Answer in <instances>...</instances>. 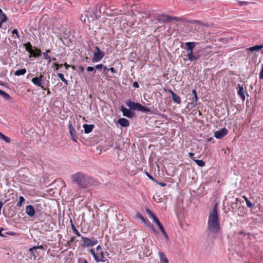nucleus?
<instances>
[{
  "label": "nucleus",
  "instance_id": "nucleus-18",
  "mask_svg": "<svg viewBox=\"0 0 263 263\" xmlns=\"http://www.w3.org/2000/svg\"><path fill=\"white\" fill-rule=\"evenodd\" d=\"M156 224L158 226V227L159 228L161 232L162 233V234H163V235L164 236V237L167 239H168V237L166 234V233L165 232V230H164V228L163 226V225L161 224V223L160 222V221H158Z\"/></svg>",
  "mask_w": 263,
  "mask_h": 263
},
{
  "label": "nucleus",
  "instance_id": "nucleus-22",
  "mask_svg": "<svg viewBox=\"0 0 263 263\" xmlns=\"http://www.w3.org/2000/svg\"><path fill=\"white\" fill-rule=\"evenodd\" d=\"M172 99L173 101L178 104H180L181 103V99L179 96L176 95V93H174L172 95Z\"/></svg>",
  "mask_w": 263,
  "mask_h": 263
},
{
  "label": "nucleus",
  "instance_id": "nucleus-35",
  "mask_svg": "<svg viewBox=\"0 0 263 263\" xmlns=\"http://www.w3.org/2000/svg\"><path fill=\"white\" fill-rule=\"evenodd\" d=\"M164 18H162V21L164 23L170 22L172 21V19H170L168 17H171L170 15H164Z\"/></svg>",
  "mask_w": 263,
  "mask_h": 263
},
{
  "label": "nucleus",
  "instance_id": "nucleus-26",
  "mask_svg": "<svg viewBox=\"0 0 263 263\" xmlns=\"http://www.w3.org/2000/svg\"><path fill=\"white\" fill-rule=\"evenodd\" d=\"M58 77L61 80V81L66 85H68V81L67 80H66L65 78H64V75L63 74L61 73H58Z\"/></svg>",
  "mask_w": 263,
  "mask_h": 263
},
{
  "label": "nucleus",
  "instance_id": "nucleus-50",
  "mask_svg": "<svg viewBox=\"0 0 263 263\" xmlns=\"http://www.w3.org/2000/svg\"><path fill=\"white\" fill-rule=\"evenodd\" d=\"M95 70V68L93 67H91V66H88L87 67V70L88 71V72H91V71H94Z\"/></svg>",
  "mask_w": 263,
  "mask_h": 263
},
{
  "label": "nucleus",
  "instance_id": "nucleus-56",
  "mask_svg": "<svg viewBox=\"0 0 263 263\" xmlns=\"http://www.w3.org/2000/svg\"><path fill=\"white\" fill-rule=\"evenodd\" d=\"M194 155V153H189V156H190V158H191V159H192L193 160V159H195L193 157Z\"/></svg>",
  "mask_w": 263,
  "mask_h": 263
},
{
  "label": "nucleus",
  "instance_id": "nucleus-6",
  "mask_svg": "<svg viewBox=\"0 0 263 263\" xmlns=\"http://www.w3.org/2000/svg\"><path fill=\"white\" fill-rule=\"evenodd\" d=\"M81 238L84 242L82 245L83 247H91L97 245L98 242V240L95 238L89 239L84 236H81Z\"/></svg>",
  "mask_w": 263,
  "mask_h": 263
},
{
  "label": "nucleus",
  "instance_id": "nucleus-13",
  "mask_svg": "<svg viewBox=\"0 0 263 263\" xmlns=\"http://www.w3.org/2000/svg\"><path fill=\"white\" fill-rule=\"evenodd\" d=\"M25 211L26 214L31 217H33L35 215V210L31 205H27L26 206Z\"/></svg>",
  "mask_w": 263,
  "mask_h": 263
},
{
  "label": "nucleus",
  "instance_id": "nucleus-63",
  "mask_svg": "<svg viewBox=\"0 0 263 263\" xmlns=\"http://www.w3.org/2000/svg\"><path fill=\"white\" fill-rule=\"evenodd\" d=\"M70 67H71V68L73 70H76V67H75V66H74V65H70Z\"/></svg>",
  "mask_w": 263,
  "mask_h": 263
},
{
  "label": "nucleus",
  "instance_id": "nucleus-40",
  "mask_svg": "<svg viewBox=\"0 0 263 263\" xmlns=\"http://www.w3.org/2000/svg\"><path fill=\"white\" fill-rule=\"evenodd\" d=\"M248 4H249L248 2H246V1H239L238 2V5L239 6H244V5H247Z\"/></svg>",
  "mask_w": 263,
  "mask_h": 263
},
{
  "label": "nucleus",
  "instance_id": "nucleus-44",
  "mask_svg": "<svg viewBox=\"0 0 263 263\" xmlns=\"http://www.w3.org/2000/svg\"><path fill=\"white\" fill-rule=\"evenodd\" d=\"M53 66H54V67H55L56 70H58L59 68L63 66V65L62 64H57L56 63H54L53 64Z\"/></svg>",
  "mask_w": 263,
  "mask_h": 263
},
{
  "label": "nucleus",
  "instance_id": "nucleus-62",
  "mask_svg": "<svg viewBox=\"0 0 263 263\" xmlns=\"http://www.w3.org/2000/svg\"><path fill=\"white\" fill-rule=\"evenodd\" d=\"M104 71L105 70H109V69H107V67L105 66H104V67L102 68Z\"/></svg>",
  "mask_w": 263,
  "mask_h": 263
},
{
  "label": "nucleus",
  "instance_id": "nucleus-7",
  "mask_svg": "<svg viewBox=\"0 0 263 263\" xmlns=\"http://www.w3.org/2000/svg\"><path fill=\"white\" fill-rule=\"evenodd\" d=\"M97 254L99 259V262H105L107 260L105 257V254H108L107 252H103L100 245L98 246L96 248Z\"/></svg>",
  "mask_w": 263,
  "mask_h": 263
},
{
  "label": "nucleus",
  "instance_id": "nucleus-4",
  "mask_svg": "<svg viewBox=\"0 0 263 263\" xmlns=\"http://www.w3.org/2000/svg\"><path fill=\"white\" fill-rule=\"evenodd\" d=\"M208 48L210 49L211 48L210 47L207 46L204 48L200 49L196 52H193L192 53H191V54L187 57L188 60L191 62H193L199 60L202 56L206 55L208 53H204V52L205 50Z\"/></svg>",
  "mask_w": 263,
  "mask_h": 263
},
{
  "label": "nucleus",
  "instance_id": "nucleus-52",
  "mask_svg": "<svg viewBox=\"0 0 263 263\" xmlns=\"http://www.w3.org/2000/svg\"><path fill=\"white\" fill-rule=\"evenodd\" d=\"M133 85L135 88H138L139 87V84L137 82H134Z\"/></svg>",
  "mask_w": 263,
  "mask_h": 263
},
{
  "label": "nucleus",
  "instance_id": "nucleus-55",
  "mask_svg": "<svg viewBox=\"0 0 263 263\" xmlns=\"http://www.w3.org/2000/svg\"><path fill=\"white\" fill-rule=\"evenodd\" d=\"M157 183L159 185H160L161 186H165L166 185V184L165 183H163V182H157Z\"/></svg>",
  "mask_w": 263,
  "mask_h": 263
},
{
  "label": "nucleus",
  "instance_id": "nucleus-11",
  "mask_svg": "<svg viewBox=\"0 0 263 263\" xmlns=\"http://www.w3.org/2000/svg\"><path fill=\"white\" fill-rule=\"evenodd\" d=\"M105 54L103 51L95 52L93 53L92 62H98L104 57Z\"/></svg>",
  "mask_w": 263,
  "mask_h": 263
},
{
  "label": "nucleus",
  "instance_id": "nucleus-33",
  "mask_svg": "<svg viewBox=\"0 0 263 263\" xmlns=\"http://www.w3.org/2000/svg\"><path fill=\"white\" fill-rule=\"evenodd\" d=\"M43 55L44 58L45 60H48V63H50L51 62V59L50 57H49L48 55V54H47V52H43Z\"/></svg>",
  "mask_w": 263,
  "mask_h": 263
},
{
  "label": "nucleus",
  "instance_id": "nucleus-51",
  "mask_svg": "<svg viewBox=\"0 0 263 263\" xmlns=\"http://www.w3.org/2000/svg\"><path fill=\"white\" fill-rule=\"evenodd\" d=\"M103 67H104V65L103 64H99V65H97L96 66H95V68L97 69H102Z\"/></svg>",
  "mask_w": 263,
  "mask_h": 263
},
{
  "label": "nucleus",
  "instance_id": "nucleus-20",
  "mask_svg": "<svg viewBox=\"0 0 263 263\" xmlns=\"http://www.w3.org/2000/svg\"><path fill=\"white\" fill-rule=\"evenodd\" d=\"M27 72L26 68H23L17 70L14 72V75L16 76H20L25 74Z\"/></svg>",
  "mask_w": 263,
  "mask_h": 263
},
{
  "label": "nucleus",
  "instance_id": "nucleus-21",
  "mask_svg": "<svg viewBox=\"0 0 263 263\" xmlns=\"http://www.w3.org/2000/svg\"><path fill=\"white\" fill-rule=\"evenodd\" d=\"M263 48V45H255L250 47L248 50L250 51H258Z\"/></svg>",
  "mask_w": 263,
  "mask_h": 263
},
{
  "label": "nucleus",
  "instance_id": "nucleus-28",
  "mask_svg": "<svg viewBox=\"0 0 263 263\" xmlns=\"http://www.w3.org/2000/svg\"><path fill=\"white\" fill-rule=\"evenodd\" d=\"M193 161L195 162L199 166L203 167L205 165V162L202 160L193 159Z\"/></svg>",
  "mask_w": 263,
  "mask_h": 263
},
{
  "label": "nucleus",
  "instance_id": "nucleus-45",
  "mask_svg": "<svg viewBox=\"0 0 263 263\" xmlns=\"http://www.w3.org/2000/svg\"><path fill=\"white\" fill-rule=\"evenodd\" d=\"M168 18L170 19H172V21L175 20V21H180L181 20V19L180 17H176V16H174V17L171 16V17H169Z\"/></svg>",
  "mask_w": 263,
  "mask_h": 263
},
{
  "label": "nucleus",
  "instance_id": "nucleus-36",
  "mask_svg": "<svg viewBox=\"0 0 263 263\" xmlns=\"http://www.w3.org/2000/svg\"><path fill=\"white\" fill-rule=\"evenodd\" d=\"M25 201V199L23 196H20L19 198V202L17 203V206H21L22 203Z\"/></svg>",
  "mask_w": 263,
  "mask_h": 263
},
{
  "label": "nucleus",
  "instance_id": "nucleus-29",
  "mask_svg": "<svg viewBox=\"0 0 263 263\" xmlns=\"http://www.w3.org/2000/svg\"><path fill=\"white\" fill-rule=\"evenodd\" d=\"M89 252L93 255V257L94 259L95 260V261H97V262H99V259H98V255H97V253H96L95 252L94 250L92 249H91L89 250Z\"/></svg>",
  "mask_w": 263,
  "mask_h": 263
},
{
  "label": "nucleus",
  "instance_id": "nucleus-46",
  "mask_svg": "<svg viewBox=\"0 0 263 263\" xmlns=\"http://www.w3.org/2000/svg\"><path fill=\"white\" fill-rule=\"evenodd\" d=\"M259 79H263V65H261V68L259 73Z\"/></svg>",
  "mask_w": 263,
  "mask_h": 263
},
{
  "label": "nucleus",
  "instance_id": "nucleus-39",
  "mask_svg": "<svg viewBox=\"0 0 263 263\" xmlns=\"http://www.w3.org/2000/svg\"><path fill=\"white\" fill-rule=\"evenodd\" d=\"M154 222L157 223L158 221L160 220L158 219V218L156 216L155 214H154L151 217Z\"/></svg>",
  "mask_w": 263,
  "mask_h": 263
},
{
  "label": "nucleus",
  "instance_id": "nucleus-2",
  "mask_svg": "<svg viewBox=\"0 0 263 263\" xmlns=\"http://www.w3.org/2000/svg\"><path fill=\"white\" fill-rule=\"evenodd\" d=\"M71 179L72 182L81 188H87L93 182L92 178L87 176L81 172H78L72 175Z\"/></svg>",
  "mask_w": 263,
  "mask_h": 263
},
{
  "label": "nucleus",
  "instance_id": "nucleus-48",
  "mask_svg": "<svg viewBox=\"0 0 263 263\" xmlns=\"http://www.w3.org/2000/svg\"><path fill=\"white\" fill-rule=\"evenodd\" d=\"M145 174H146V176H147V177H148V178H149L151 180H152V181H155V179L154 178V177H153L152 175H151L148 173L146 172V173H145Z\"/></svg>",
  "mask_w": 263,
  "mask_h": 263
},
{
  "label": "nucleus",
  "instance_id": "nucleus-8",
  "mask_svg": "<svg viewBox=\"0 0 263 263\" xmlns=\"http://www.w3.org/2000/svg\"><path fill=\"white\" fill-rule=\"evenodd\" d=\"M121 111L122 112L124 116L128 118H132L135 116V112L131 110L130 108L127 109L123 105L121 107Z\"/></svg>",
  "mask_w": 263,
  "mask_h": 263
},
{
  "label": "nucleus",
  "instance_id": "nucleus-53",
  "mask_svg": "<svg viewBox=\"0 0 263 263\" xmlns=\"http://www.w3.org/2000/svg\"><path fill=\"white\" fill-rule=\"evenodd\" d=\"M79 69L80 70V72H83L84 71V67L82 66H79Z\"/></svg>",
  "mask_w": 263,
  "mask_h": 263
},
{
  "label": "nucleus",
  "instance_id": "nucleus-17",
  "mask_svg": "<svg viewBox=\"0 0 263 263\" xmlns=\"http://www.w3.org/2000/svg\"><path fill=\"white\" fill-rule=\"evenodd\" d=\"M238 87L239 88L238 92H237L238 95L239 96H240V97L241 98L242 101H245L246 97H245V93L243 91V87H242V86H241L240 84H238Z\"/></svg>",
  "mask_w": 263,
  "mask_h": 263
},
{
  "label": "nucleus",
  "instance_id": "nucleus-37",
  "mask_svg": "<svg viewBox=\"0 0 263 263\" xmlns=\"http://www.w3.org/2000/svg\"><path fill=\"white\" fill-rule=\"evenodd\" d=\"M6 234H8V232H7L5 229L1 228L0 230V236L2 237H6Z\"/></svg>",
  "mask_w": 263,
  "mask_h": 263
},
{
  "label": "nucleus",
  "instance_id": "nucleus-24",
  "mask_svg": "<svg viewBox=\"0 0 263 263\" xmlns=\"http://www.w3.org/2000/svg\"><path fill=\"white\" fill-rule=\"evenodd\" d=\"M70 223H71V229L72 230L73 233L74 234H75L77 236L81 237V236H82L80 234V233L79 232V231L76 229L74 225L72 223V220H70Z\"/></svg>",
  "mask_w": 263,
  "mask_h": 263
},
{
  "label": "nucleus",
  "instance_id": "nucleus-58",
  "mask_svg": "<svg viewBox=\"0 0 263 263\" xmlns=\"http://www.w3.org/2000/svg\"><path fill=\"white\" fill-rule=\"evenodd\" d=\"M75 238H76V237H75L74 236H72V237L70 238V239L69 241H70L71 243V242H73V241L75 240Z\"/></svg>",
  "mask_w": 263,
  "mask_h": 263
},
{
  "label": "nucleus",
  "instance_id": "nucleus-59",
  "mask_svg": "<svg viewBox=\"0 0 263 263\" xmlns=\"http://www.w3.org/2000/svg\"><path fill=\"white\" fill-rule=\"evenodd\" d=\"M15 234V233L12 232H8V234H6V235H14Z\"/></svg>",
  "mask_w": 263,
  "mask_h": 263
},
{
  "label": "nucleus",
  "instance_id": "nucleus-27",
  "mask_svg": "<svg viewBox=\"0 0 263 263\" xmlns=\"http://www.w3.org/2000/svg\"><path fill=\"white\" fill-rule=\"evenodd\" d=\"M0 28H1L2 23L6 22L7 20V17L5 14L0 15Z\"/></svg>",
  "mask_w": 263,
  "mask_h": 263
},
{
  "label": "nucleus",
  "instance_id": "nucleus-23",
  "mask_svg": "<svg viewBox=\"0 0 263 263\" xmlns=\"http://www.w3.org/2000/svg\"><path fill=\"white\" fill-rule=\"evenodd\" d=\"M143 223L146 226V227H149L151 228V229L153 230V231L155 233L156 232L154 226L151 224V223L150 222V221L147 219H146L143 222Z\"/></svg>",
  "mask_w": 263,
  "mask_h": 263
},
{
  "label": "nucleus",
  "instance_id": "nucleus-42",
  "mask_svg": "<svg viewBox=\"0 0 263 263\" xmlns=\"http://www.w3.org/2000/svg\"><path fill=\"white\" fill-rule=\"evenodd\" d=\"M36 250H35V251H29L30 252V253L33 256L34 259H35L37 256V253Z\"/></svg>",
  "mask_w": 263,
  "mask_h": 263
},
{
  "label": "nucleus",
  "instance_id": "nucleus-34",
  "mask_svg": "<svg viewBox=\"0 0 263 263\" xmlns=\"http://www.w3.org/2000/svg\"><path fill=\"white\" fill-rule=\"evenodd\" d=\"M245 201L246 202V204L247 206L250 208L253 207V204L246 197H245Z\"/></svg>",
  "mask_w": 263,
  "mask_h": 263
},
{
  "label": "nucleus",
  "instance_id": "nucleus-49",
  "mask_svg": "<svg viewBox=\"0 0 263 263\" xmlns=\"http://www.w3.org/2000/svg\"><path fill=\"white\" fill-rule=\"evenodd\" d=\"M189 22L191 23V24H194L195 23H199V24H201L202 23V22L201 21H196V20H191L189 21Z\"/></svg>",
  "mask_w": 263,
  "mask_h": 263
},
{
  "label": "nucleus",
  "instance_id": "nucleus-9",
  "mask_svg": "<svg viewBox=\"0 0 263 263\" xmlns=\"http://www.w3.org/2000/svg\"><path fill=\"white\" fill-rule=\"evenodd\" d=\"M185 50L187 52L186 54V57H188L191 53H192L193 52V49L196 47V43L195 42H186L185 43Z\"/></svg>",
  "mask_w": 263,
  "mask_h": 263
},
{
  "label": "nucleus",
  "instance_id": "nucleus-31",
  "mask_svg": "<svg viewBox=\"0 0 263 263\" xmlns=\"http://www.w3.org/2000/svg\"><path fill=\"white\" fill-rule=\"evenodd\" d=\"M37 249L45 250L44 246L42 245H41V246H34L32 248H30L29 249V251H35V250H37Z\"/></svg>",
  "mask_w": 263,
  "mask_h": 263
},
{
  "label": "nucleus",
  "instance_id": "nucleus-12",
  "mask_svg": "<svg viewBox=\"0 0 263 263\" xmlns=\"http://www.w3.org/2000/svg\"><path fill=\"white\" fill-rule=\"evenodd\" d=\"M68 128H69V134L71 137V138L72 140L77 142V139L78 138L77 135H76V132L75 129L72 126V124L69 122L68 124Z\"/></svg>",
  "mask_w": 263,
  "mask_h": 263
},
{
  "label": "nucleus",
  "instance_id": "nucleus-54",
  "mask_svg": "<svg viewBox=\"0 0 263 263\" xmlns=\"http://www.w3.org/2000/svg\"><path fill=\"white\" fill-rule=\"evenodd\" d=\"M109 70L112 73H116L117 71L114 67H110Z\"/></svg>",
  "mask_w": 263,
  "mask_h": 263
},
{
  "label": "nucleus",
  "instance_id": "nucleus-19",
  "mask_svg": "<svg viewBox=\"0 0 263 263\" xmlns=\"http://www.w3.org/2000/svg\"><path fill=\"white\" fill-rule=\"evenodd\" d=\"M159 254L160 257L161 263H168V260L167 258L166 257L164 253L159 252Z\"/></svg>",
  "mask_w": 263,
  "mask_h": 263
},
{
  "label": "nucleus",
  "instance_id": "nucleus-60",
  "mask_svg": "<svg viewBox=\"0 0 263 263\" xmlns=\"http://www.w3.org/2000/svg\"><path fill=\"white\" fill-rule=\"evenodd\" d=\"M95 49L96 50V52L101 51L98 46H95Z\"/></svg>",
  "mask_w": 263,
  "mask_h": 263
},
{
  "label": "nucleus",
  "instance_id": "nucleus-47",
  "mask_svg": "<svg viewBox=\"0 0 263 263\" xmlns=\"http://www.w3.org/2000/svg\"><path fill=\"white\" fill-rule=\"evenodd\" d=\"M78 263H88V262L86 259L79 258L78 260Z\"/></svg>",
  "mask_w": 263,
  "mask_h": 263
},
{
  "label": "nucleus",
  "instance_id": "nucleus-64",
  "mask_svg": "<svg viewBox=\"0 0 263 263\" xmlns=\"http://www.w3.org/2000/svg\"><path fill=\"white\" fill-rule=\"evenodd\" d=\"M47 95H49L51 93V91H50V90L49 89H47Z\"/></svg>",
  "mask_w": 263,
  "mask_h": 263
},
{
  "label": "nucleus",
  "instance_id": "nucleus-32",
  "mask_svg": "<svg viewBox=\"0 0 263 263\" xmlns=\"http://www.w3.org/2000/svg\"><path fill=\"white\" fill-rule=\"evenodd\" d=\"M192 93L194 95L193 100L195 102L196 104H197V102L198 100V97H197L196 90L195 89H193L192 90Z\"/></svg>",
  "mask_w": 263,
  "mask_h": 263
},
{
  "label": "nucleus",
  "instance_id": "nucleus-15",
  "mask_svg": "<svg viewBox=\"0 0 263 263\" xmlns=\"http://www.w3.org/2000/svg\"><path fill=\"white\" fill-rule=\"evenodd\" d=\"M118 123L122 127H128L129 125V122L128 120L124 118L119 119L118 120Z\"/></svg>",
  "mask_w": 263,
  "mask_h": 263
},
{
  "label": "nucleus",
  "instance_id": "nucleus-5",
  "mask_svg": "<svg viewBox=\"0 0 263 263\" xmlns=\"http://www.w3.org/2000/svg\"><path fill=\"white\" fill-rule=\"evenodd\" d=\"M24 47L25 48L26 50L30 53L29 57H38L41 55V51L40 49L35 48L36 51L38 52V54H34L33 50H32V46L31 44L28 42L24 44Z\"/></svg>",
  "mask_w": 263,
  "mask_h": 263
},
{
  "label": "nucleus",
  "instance_id": "nucleus-38",
  "mask_svg": "<svg viewBox=\"0 0 263 263\" xmlns=\"http://www.w3.org/2000/svg\"><path fill=\"white\" fill-rule=\"evenodd\" d=\"M136 217L140 219L143 222L146 218H144L140 213H137Z\"/></svg>",
  "mask_w": 263,
  "mask_h": 263
},
{
  "label": "nucleus",
  "instance_id": "nucleus-61",
  "mask_svg": "<svg viewBox=\"0 0 263 263\" xmlns=\"http://www.w3.org/2000/svg\"><path fill=\"white\" fill-rule=\"evenodd\" d=\"M71 245V242L69 241L67 242L66 246L70 247Z\"/></svg>",
  "mask_w": 263,
  "mask_h": 263
},
{
  "label": "nucleus",
  "instance_id": "nucleus-14",
  "mask_svg": "<svg viewBox=\"0 0 263 263\" xmlns=\"http://www.w3.org/2000/svg\"><path fill=\"white\" fill-rule=\"evenodd\" d=\"M43 78V75H40L39 77H35L32 79V82L37 86H41L42 84V79Z\"/></svg>",
  "mask_w": 263,
  "mask_h": 263
},
{
  "label": "nucleus",
  "instance_id": "nucleus-3",
  "mask_svg": "<svg viewBox=\"0 0 263 263\" xmlns=\"http://www.w3.org/2000/svg\"><path fill=\"white\" fill-rule=\"evenodd\" d=\"M126 105L130 108L131 110H138L144 112H149L151 110L149 108L143 106L141 104L132 101L130 100H126L125 102Z\"/></svg>",
  "mask_w": 263,
  "mask_h": 263
},
{
  "label": "nucleus",
  "instance_id": "nucleus-30",
  "mask_svg": "<svg viewBox=\"0 0 263 263\" xmlns=\"http://www.w3.org/2000/svg\"><path fill=\"white\" fill-rule=\"evenodd\" d=\"M0 138L3 139L7 143H9L10 141V139L9 138L5 136L2 133L0 132Z\"/></svg>",
  "mask_w": 263,
  "mask_h": 263
},
{
  "label": "nucleus",
  "instance_id": "nucleus-25",
  "mask_svg": "<svg viewBox=\"0 0 263 263\" xmlns=\"http://www.w3.org/2000/svg\"><path fill=\"white\" fill-rule=\"evenodd\" d=\"M0 96L3 97L5 100H7L10 98V95L9 94L1 89H0Z\"/></svg>",
  "mask_w": 263,
  "mask_h": 263
},
{
  "label": "nucleus",
  "instance_id": "nucleus-10",
  "mask_svg": "<svg viewBox=\"0 0 263 263\" xmlns=\"http://www.w3.org/2000/svg\"><path fill=\"white\" fill-rule=\"evenodd\" d=\"M228 133V130L226 128L217 130L214 133V136L217 139H221L224 137Z\"/></svg>",
  "mask_w": 263,
  "mask_h": 263
},
{
  "label": "nucleus",
  "instance_id": "nucleus-41",
  "mask_svg": "<svg viewBox=\"0 0 263 263\" xmlns=\"http://www.w3.org/2000/svg\"><path fill=\"white\" fill-rule=\"evenodd\" d=\"M146 213L148 215V216H149L150 218L154 214L152 212V211L150 209H146Z\"/></svg>",
  "mask_w": 263,
  "mask_h": 263
},
{
  "label": "nucleus",
  "instance_id": "nucleus-16",
  "mask_svg": "<svg viewBox=\"0 0 263 263\" xmlns=\"http://www.w3.org/2000/svg\"><path fill=\"white\" fill-rule=\"evenodd\" d=\"M85 134L90 133L94 128L95 126L92 124H84L83 126Z\"/></svg>",
  "mask_w": 263,
  "mask_h": 263
},
{
  "label": "nucleus",
  "instance_id": "nucleus-57",
  "mask_svg": "<svg viewBox=\"0 0 263 263\" xmlns=\"http://www.w3.org/2000/svg\"><path fill=\"white\" fill-rule=\"evenodd\" d=\"M64 66L65 67V68H66V69H68V68L69 67H70V65H69L67 64V63H65L64 64Z\"/></svg>",
  "mask_w": 263,
  "mask_h": 263
},
{
  "label": "nucleus",
  "instance_id": "nucleus-1",
  "mask_svg": "<svg viewBox=\"0 0 263 263\" xmlns=\"http://www.w3.org/2000/svg\"><path fill=\"white\" fill-rule=\"evenodd\" d=\"M208 225V229L212 233L217 234L220 231L217 203L214 205L213 211L209 215Z\"/></svg>",
  "mask_w": 263,
  "mask_h": 263
},
{
  "label": "nucleus",
  "instance_id": "nucleus-43",
  "mask_svg": "<svg viewBox=\"0 0 263 263\" xmlns=\"http://www.w3.org/2000/svg\"><path fill=\"white\" fill-rule=\"evenodd\" d=\"M12 33L13 34H15L16 35L17 38L19 39L20 36L18 35V30L16 29H14L12 31Z\"/></svg>",
  "mask_w": 263,
  "mask_h": 263
}]
</instances>
